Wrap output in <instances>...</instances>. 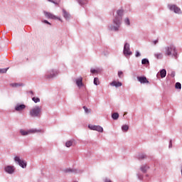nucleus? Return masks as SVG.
<instances>
[{
  "label": "nucleus",
  "instance_id": "1",
  "mask_svg": "<svg viewBox=\"0 0 182 182\" xmlns=\"http://www.w3.org/2000/svg\"><path fill=\"white\" fill-rule=\"evenodd\" d=\"M123 10L120 9L117 11V16L114 19V23L117 25V27H114V31H119V27L122 22V16H123Z\"/></svg>",
  "mask_w": 182,
  "mask_h": 182
},
{
  "label": "nucleus",
  "instance_id": "2",
  "mask_svg": "<svg viewBox=\"0 0 182 182\" xmlns=\"http://www.w3.org/2000/svg\"><path fill=\"white\" fill-rule=\"evenodd\" d=\"M41 114L42 108L38 106H36L30 110V116L31 117H41Z\"/></svg>",
  "mask_w": 182,
  "mask_h": 182
},
{
  "label": "nucleus",
  "instance_id": "3",
  "mask_svg": "<svg viewBox=\"0 0 182 182\" xmlns=\"http://www.w3.org/2000/svg\"><path fill=\"white\" fill-rule=\"evenodd\" d=\"M165 55L166 56H173L177 58V51H176V47L174 46H169L166 48Z\"/></svg>",
  "mask_w": 182,
  "mask_h": 182
},
{
  "label": "nucleus",
  "instance_id": "4",
  "mask_svg": "<svg viewBox=\"0 0 182 182\" xmlns=\"http://www.w3.org/2000/svg\"><path fill=\"white\" fill-rule=\"evenodd\" d=\"M41 132H42V130L33 129L28 130L21 129L20 134H21V136H28V134H35V133H40Z\"/></svg>",
  "mask_w": 182,
  "mask_h": 182
},
{
  "label": "nucleus",
  "instance_id": "5",
  "mask_svg": "<svg viewBox=\"0 0 182 182\" xmlns=\"http://www.w3.org/2000/svg\"><path fill=\"white\" fill-rule=\"evenodd\" d=\"M14 161H16V163H18V166L22 167V168H26V162H25V161L21 159V158H19V156H16L14 158Z\"/></svg>",
  "mask_w": 182,
  "mask_h": 182
},
{
  "label": "nucleus",
  "instance_id": "6",
  "mask_svg": "<svg viewBox=\"0 0 182 182\" xmlns=\"http://www.w3.org/2000/svg\"><path fill=\"white\" fill-rule=\"evenodd\" d=\"M168 7L170 11H173L175 14H181V9H180L176 4H168Z\"/></svg>",
  "mask_w": 182,
  "mask_h": 182
},
{
  "label": "nucleus",
  "instance_id": "7",
  "mask_svg": "<svg viewBox=\"0 0 182 182\" xmlns=\"http://www.w3.org/2000/svg\"><path fill=\"white\" fill-rule=\"evenodd\" d=\"M124 55L125 56H130L132 55V51H130V45L129 43H125L124 46Z\"/></svg>",
  "mask_w": 182,
  "mask_h": 182
},
{
  "label": "nucleus",
  "instance_id": "8",
  "mask_svg": "<svg viewBox=\"0 0 182 182\" xmlns=\"http://www.w3.org/2000/svg\"><path fill=\"white\" fill-rule=\"evenodd\" d=\"M44 15L46 17L48 18V19H58V21H62L60 18L57 17L53 14L48 11H44Z\"/></svg>",
  "mask_w": 182,
  "mask_h": 182
},
{
  "label": "nucleus",
  "instance_id": "9",
  "mask_svg": "<svg viewBox=\"0 0 182 182\" xmlns=\"http://www.w3.org/2000/svg\"><path fill=\"white\" fill-rule=\"evenodd\" d=\"M88 127L90 129V130H96L97 132H100L101 133L103 132V127L100 126L89 125Z\"/></svg>",
  "mask_w": 182,
  "mask_h": 182
},
{
  "label": "nucleus",
  "instance_id": "10",
  "mask_svg": "<svg viewBox=\"0 0 182 182\" xmlns=\"http://www.w3.org/2000/svg\"><path fill=\"white\" fill-rule=\"evenodd\" d=\"M5 171L9 173V174H12L15 171L14 166H8L5 168Z\"/></svg>",
  "mask_w": 182,
  "mask_h": 182
},
{
  "label": "nucleus",
  "instance_id": "11",
  "mask_svg": "<svg viewBox=\"0 0 182 182\" xmlns=\"http://www.w3.org/2000/svg\"><path fill=\"white\" fill-rule=\"evenodd\" d=\"M83 78L82 77H79L76 80V85L78 86V87H82L83 86Z\"/></svg>",
  "mask_w": 182,
  "mask_h": 182
},
{
  "label": "nucleus",
  "instance_id": "12",
  "mask_svg": "<svg viewBox=\"0 0 182 182\" xmlns=\"http://www.w3.org/2000/svg\"><path fill=\"white\" fill-rule=\"evenodd\" d=\"M137 79L140 83H149V80L146 77H137Z\"/></svg>",
  "mask_w": 182,
  "mask_h": 182
},
{
  "label": "nucleus",
  "instance_id": "13",
  "mask_svg": "<svg viewBox=\"0 0 182 182\" xmlns=\"http://www.w3.org/2000/svg\"><path fill=\"white\" fill-rule=\"evenodd\" d=\"M26 107V105H19L15 107V110H16V112H22V110H23V109H25Z\"/></svg>",
  "mask_w": 182,
  "mask_h": 182
},
{
  "label": "nucleus",
  "instance_id": "14",
  "mask_svg": "<svg viewBox=\"0 0 182 182\" xmlns=\"http://www.w3.org/2000/svg\"><path fill=\"white\" fill-rule=\"evenodd\" d=\"M111 86H115V87H120L122 86V82L119 81L114 80L112 82H110Z\"/></svg>",
  "mask_w": 182,
  "mask_h": 182
},
{
  "label": "nucleus",
  "instance_id": "15",
  "mask_svg": "<svg viewBox=\"0 0 182 182\" xmlns=\"http://www.w3.org/2000/svg\"><path fill=\"white\" fill-rule=\"evenodd\" d=\"M63 17L65 19H69V18H70V15L69 14V13H68V11H66V10H65V9H63Z\"/></svg>",
  "mask_w": 182,
  "mask_h": 182
},
{
  "label": "nucleus",
  "instance_id": "16",
  "mask_svg": "<svg viewBox=\"0 0 182 182\" xmlns=\"http://www.w3.org/2000/svg\"><path fill=\"white\" fill-rule=\"evenodd\" d=\"M166 75H167V71H166V70L163 69L160 71V76L161 77H164L166 76Z\"/></svg>",
  "mask_w": 182,
  "mask_h": 182
},
{
  "label": "nucleus",
  "instance_id": "17",
  "mask_svg": "<svg viewBox=\"0 0 182 182\" xmlns=\"http://www.w3.org/2000/svg\"><path fill=\"white\" fill-rule=\"evenodd\" d=\"M112 117L113 119V120H117V119H119V113L117 112H114L112 114Z\"/></svg>",
  "mask_w": 182,
  "mask_h": 182
},
{
  "label": "nucleus",
  "instance_id": "18",
  "mask_svg": "<svg viewBox=\"0 0 182 182\" xmlns=\"http://www.w3.org/2000/svg\"><path fill=\"white\" fill-rule=\"evenodd\" d=\"M73 144V140L68 141L65 143L66 147H70Z\"/></svg>",
  "mask_w": 182,
  "mask_h": 182
},
{
  "label": "nucleus",
  "instance_id": "19",
  "mask_svg": "<svg viewBox=\"0 0 182 182\" xmlns=\"http://www.w3.org/2000/svg\"><path fill=\"white\" fill-rule=\"evenodd\" d=\"M155 58H156V59H161L163 58V54L162 53H156L154 55Z\"/></svg>",
  "mask_w": 182,
  "mask_h": 182
},
{
  "label": "nucleus",
  "instance_id": "20",
  "mask_svg": "<svg viewBox=\"0 0 182 182\" xmlns=\"http://www.w3.org/2000/svg\"><path fill=\"white\" fill-rule=\"evenodd\" d=\"M8 69H9V68H0V73H6V72H8Z\"/></svg>",
  "mask_w": 182,
  "mask_h": 182
},
{
  "label": "nucleus",
  "instance_id": "21",
  "mask_svg": "<svg viewBox=\"0 0 182 182\" xmlns=\"http://www.w3.org/2000/svg\"><path fill=\"white\" fill-rule=\"evenodd\" d=\"M32 100L34 102V103H39V102H41V99L35 97L32 98Z\"/></svg>",
  "mask_w": 182,
  "mask_h": 182
},
{
  "label": "nucleus",
  "instance_id": "22",
  "mask_svg": "<svg viewBox=\"0 0 182 182\" xmlns=\"http://www.w3.org/2000/svg\"><path fill=\"white\" fill-rule=\"evenodd\" d=\"M122 130L123 132H127L129 130V126L128 125H124L122 127Z\"/></svg>",
  "mask_w": 182,
  "mask_h": 182
},
{
  "label": "nucleus",
  "instance_id": "23",
  "mask_svg": "<svg viewBox=\"0 0 182 182\" xmlns=\"http://www.w3.org/2000/svg\"><path fill=\"white\" fill-rule=\"evenodd\" d=\"M147 168H149V167L146 166H143L141 168V170L143 173H146L147 171Z\"/></svg>",
  "mask_w": 182,
  "mask_h": 182
},
{
  "label": "nucleus",
  "instance_id": "24",
  "mask_svg": "<svg viewBox=\"0 0 182 182\" xmlns=\"http://www.w3.org/2000/svg\"><path fill=\"white\" fill-rule=\"evenodd\" d=\"M176 89H181V83L180 82H176L175 85Z\"/></svg>",
  "mask_w": 182,
  "mask_h": 182
},
{
  "label": "nucleus",
  "instance_id": "25",
  "mask_svg": "<svg viewBox=\"0 0 182 182\" xmlns=\"http://www.w3.org/2000/svg\"><path fill=\"white\" fill-rule=\"evenodd\" d=\"M141 63L142 65H147V63H149V60L144 58L141 60Z\"/></svg>",
  "mask_w": 182,
  "mask_h": 182
},
{
  "label": "nucleus",
  "instance_id": "26",
  "mask_svg": "<svg viewBox=\"0 0 182 182\" xmlns=\"http://www.w3.org/2000/svg\"><path fill=\"white\" fill-rule=\"evenodd\" d=\"M11 86L12 87H18V86H22V85L18 84V83H12V84H11Z\"/></svg>",
  "mask_w": 182,
  "mask_h": 182
},
{
  "label": "nucleus",
  "instance_id": "27",
  "mask_svg": "<svg viewBox=\"0 0 182 182\" xmlns=\"http://www.w3.org/2000/svg\"><path fill=\"white\" fill-rule=\"evenodd\" d=\"M94 85H96V86H97V85H99V78L95 77L94 79Z\"/></svg>",
  "mask_w": 182,
  "mask_h": 182
},
{
  "label": "nucleus",
  "instance_id": "28",
  "mask_svg": "<svg viewBox=\"0 0 182 182\" xmlns=\"http://www.w3.org/2000/svg\"><path fill=\"white\" fill-rule=\"evenodd\" d=\"M55 77V74H53V73H50V75H46V78L47 79H50L51 77Z\"/></svg>",
  "mask_w": 182,
  "mask_h": 182
},
{
  "label": "nucleus",
  "instance_id": "29",
  "mask_svg": "<svg viewBox=\"0 0 182 182\" xmlns=\"http://www.w3.org/2000/svg\"><path fill=\"white\" fill-rule=\"evenodd\" d=\"M65 173H74L75 170L70 169V168H67L65 170Z\"/></svg>",
  "mask_w": 182,
  "mask_h": 182
},
{
  "label": "nucleus",
  "instance_id": "30",
  "mask_svg": "<svg viewBox=\"0 0 182 182\" xmlns=\"http://www.w3.org/2000/svg\"><path fill=\"white\" fill-rule=\"evenodd\" d=\"M83 109H84L85 113H90V110H89V109H87V107H86V106H84Z\"/></svg>",
  "mask_w": 182,
  "mask_h": 182
},
{
  "label": "nucleus",
  "instance_id": "31",
  "mask_svg": "<svg viewBox=\"0 0 182 182\" xmlns=\"http://www.w3.org/2000/svg\"><path fill=\"white\" fill-rule=\"evenodd\" d=\"M124 22L126 24L130 25V20L128 18H125Z\"/></svg>",
  "mask_w": 182,
  "mask_h": 182
},
{
  "label": "nucleus",
  "instance_id": "32",
  "mask_svg": "<svg viewBox=\"0 0 182 182\" xmlns=\"http://www.w3.org/2000/svg\"><path fill=\"white\" fill-rule=\"evenodd\" d=\"M118 76H119V77H120V78L123 77V72L119 71V72H118Z\"/></svg>",
  "mask_w": 182,
  "mask_h": 182
},
{
  "label": "nucleus",
  "instance_id": "33",
  "mask_svg": "<svg viewBox=\"0 0 182 182\" xmlns=\"http://www.w3.org/2000/svg\"><path fill=\"white\" fill-rule=\"evenodd\" d=\"M139 159H146V155L141 154V155H139Z\"/></svg>",
  "mask_w": 182,
  "mask_h": 182
},
{
  "label": "nucleus",
  "instance_id": "34",
  "mask_svg": "<svg viewBox=\"0 0 182 182\" xmlns=\"http://www.w3.org/2000/svg\"><path fill=\"white\" fill-rule=\"evenodd\" d=\"M171 77H174V76H176V73L175 72H172L171 73Z\"/></svg>",
  "mask_w": 182,
  "mask_h": 182
},
{
  "label": "nucleus",
  "instance_id": "35",
  "mask_svg": "<svg viewBox=\"0 0 182 182\" xmlns=\"http://www.w3.org/2000/svg\"><path fill=\"white\" fill-rule=\"evenodd\" d=\"M154 45H157L159 43V40H156L153 41Z\"/></svg>",
  "mask_w": 182,
  "mask_h": 182
},
{
  "label": "nucleus",
  "instance_id": "36",
  "mask_svg": "<svg viewBox=\"0 0 182 182\" xmlns=\"http://www.w3.org/2000/svg\"><path fill=\"white\" fill-rule=\"evenodd\" d=\"M105 182H112V180H110L109 178H105Z\"/></svg>",
  "mask_w": 182,
  "mask_h": 182
},
{
  "label": "nucleus",
  "instance_id": "37",
  "mask_svg": "<svg viewBox=\"0 0 182 182\" xmlns=\"http://www.w3.org/2000/svg\"><path fill=\"white\" fill-rule=\"evenodd\" d=\"M44 23H48V25H50V23H49V21H48L47 20H45L43 21Z\"/></svg>",
  "mask_w": 182,
  "mask_h": 182
},
{
  "label": "nucleus",
  "instance_id": "38",
  "mask_svg": "<svg viewBox=\"0 0 182 182\" xmlns=\"http://www.w3.org/2000/svg\"><path fill=\"white\" fill-rule=\"evenodd\" d=\"M91 73H97V70H91Z\"/></svg>",
  "mask_w": 182,
  "mask_h": 182
},
{
  "label": "nucleus",
  "instance_id": "39",
  "mask_svg": "<svg viewBox=\"0 0 182 182\" xmlns=\"http://www.w3.org/2000/svg\"><path fill=\"white\" fill-rule=\"evenodd\" d=\"M139 56H140V53H139L138 51H136V57L139 58Z\"/></svg>",
  "mask_w": 182,
  "mask_h": 182
},
{
  "label": "nucleus",
  "instance_id": "40",
  "mask_svg": "<svg viewBox=\"0 0 182 182\" xmlns=\"http://www.w3.org/2000/svg\"><path fill=\"white\" fill-rule=\"evenodd\" d=\"M48 2H52L53 4H56V2H55V0H48Z\"/></svg>",
  "mask_w": 182,
  "mask_h": 182
},
{
  "label": "nucleus",
  "instance_id": "41",
  "mask_svg": "<svg viewBox=\"0 0 182 182\" xmlns=\"http://www.w3.org/2000/svg\"><path fill=\"white\" fill-rule=\"evenodd\" d=\"M173 144H171V141H170V144H169V147H172Z\"/></svg>",
  "mask_w": 182,
  "mask_h": 182
},
{
  "label": "nucleus",
  "instance_id": "42",
  "mask_svg": "<svg viewBox=\"0 0 182 182\" xmlns=\"http://www.w3.org/2000/svg\"><path fill=\"white\" fill-rule=\"evenodd\" d=\"M30 93H31V95H33V91H30Z\"/></svg>",
  "mask_w": 182,
  "mask_h": 182
}]
</instances>
